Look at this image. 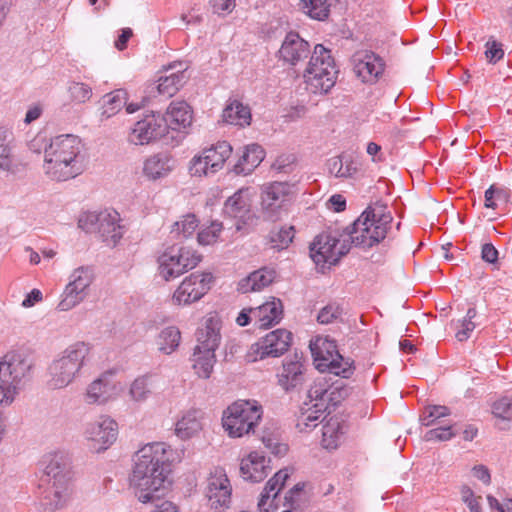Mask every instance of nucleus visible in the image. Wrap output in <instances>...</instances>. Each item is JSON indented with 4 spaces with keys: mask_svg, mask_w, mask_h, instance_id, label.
Returning a JSON list of instances; mask_svg holds the SVG:
<instances>
[{
    "mask_svg": "<svg viewBox=\"0 0 512 512\" xmlns=\"http://www.w3.org/2000/svg\"><path fill=\"white\" fill-rule=\"evenodd\" d=\"M163 117L167 130L184 131L192 124L193 112L185 101H172Z\"/></svg>",
    "mask_w": 512,
    "mask_h": 512,
    "instance_id": "393cba45",
    "label": "nucleus"
},
{
    "mask_svg": "<svg viewBox=\"0 0 512 512\" xmlns=\"http://www.w3.org/2000/svg\"><path fill=\"white\" fill-rule=\"evenodd\" d=\"M167 132V123L163 115L151 112L134 124L128 141L134 145H145L162 138Z\"/></svg>",
    "mask_w": 512,
    "mask_h": 512,
    "instance_id": "a211bd4d",
    "label": "nucleus"
},
{
    "mask_svg": "<svg viewBox=\"0 0 512 512\" xmlns=\"http://www.w3.org/2000/svg\"><path fill=\"white\" fill-rule=\"evenodd\" d=\"M345 423L338 417H330L322 427L321 445L326 450H335L343 442Z\"/></svg>",
    "mask_w": 512,
    "mask_h": 512,
    "instance_id": "473e14b6",
    "label": "nucleus"
},
{
    "mask_svg": "<svg viewBox=\"0 0 512 512\" xmlns=\"http://www.w3.org/2000/svg\"><path fill=\"white\" fill-rule=\"evenodd\" d=\"M88 219L91 223L97 225L98 232L109 245H115L122 237L123 228L119 224L120 216L118 212L106 210L98 214H90Z\"/></svg>",
    "mask_w": 512,
    "mask_h": 512,
    "instance_id": "412c9836",
    "label": "nucleus"
},
{
    "mask_svg": "<svg viewBox=\"0 0 512 512\" xmlns=\"http://www.w3.org/2000/svg\"><path fill=\"white\" fill-rule=\"evenodd\" d=\"M117 434V423L105 415L88 423L84 432L88 447L96 453L107 450L116 441Z\"/></svg>",
    "mask_w": 512,
    "mask_h": 512,
    "instance_id": "dca6fc26",
    "label": "nucleus"
},
{
    "mask_svg": "<svg viewBox=\"0 0 512 512\" xmlns=\"http://www.w3.org/2000/svg\"><path fill=\"white\" fill-rule=\"evenodd\" d=\"M315 367L342 378H350L354 372L353 362L344 359L337 350L336 342L327 337H317L310 343Z\"/></svg>",
    "mask_w": 512,
    "mask_h": 512,
    "instance_id": "0eeeda50",
    "label": "nucleus"
},
{
    "mask_svg": "<svg viewBox=\"0 0 512 512\" xmlns=\"http://www.w3.org/2000/svg\"><path fill=\"white\" fill-rule=\"evenodd\" d=\"M197 227L198 220L196 219L195 215L188 214L183 216L181 220L175 222L171 232L177 236L187 238L194 233Z\"/></svg>",
    "mask_w": 512,
    "mask_h": 512,
    "instance_id": "603ef678",
    "label": "nucleus"
},
{
    "mask_svg": "<svg viewBox=\"0 0 512 512\" xmlns=\"http://www.w3.org/2000/svg\"><path fill=\"white\" fill-rule=\"evenodd\" d=\"M283 315V305L280 299L270 301L253 308L254 326L266 329L280 322Z\"/></svg>",
    "mask_w": 512,
    "mask_h": 512,
    "instance_id": "bb28decb",
    "label": "nucleus"
},
{
    "mask_svg": "<svg viewBox=\"0 0 512 512\" xmlns=\"http://www.w3.org/2000/svg\"><path fill=\"white\" fill-rule=\"evenodd\" d=\"M193 368L195 373L203 379H207L210 377L214 363H215V352L210 351H198L197 348L194 349L193 354Z\"/></svg>",
    "mask_w": 512,
    "mask_h": 512,
    "instance_id": "c03bdc74",
    "label": "nucleus"
},
{
    "mask_svg": "<svg viewBox=\"0 0 512 512\" xmlns=\"http://www.w3.org/2000/svg\"><path fill=\"white\" fill-rule=\"evenodd\" d=\"M211 3L214 12L218 14L231 12L235 7V0H212Z\"/></svg>",
    "mask_w": 512,
    "mask_h": 512,
    "instance_id": "0e129e2a",
    "label": "nucleus"
},
{
    "mask_svg": "<svg viewBox=\"0 0 512 512\" xmlns=\"http://www.w3.org/2000/svg\"><path fill=\"white\" fill-rule=\"evenodd\" d=\"M42 476L57 479H71L74 476L72 460L62 452L44 455L38 464Z\"/></svg>",
    "mask_w": 512,
    "mask_h": 512,
    "instance_id": "aec40b11",
    "label": "nucleus"
},
{
    "mask_svg": "<svg viewBox=\"0 0 512 512\" xmlns=\"http://www.w3.org/2000/svg\"><path fill=\"white\" fill-rule=\"evenodd\" d=\"M133 36V31L131 28H124L121 30V34L118 36L115 41V47L122 51L127 47V42Z\"/></svg>",
    "mask_w": 512,
    "mask_h": 512,
    "instance_id": "338daca9",
    "label": "nucleus"
},
{
    "mask_svg": "<svg viewBox=\"0 0 512 512\" xmlns=\"http://www.w3.org/2000/svg\"><path fill=\"white\" fill-rule=\"evenodd\" d=\"M127 102V93L122 89L115 90L103 98L102 115L110 118L118 113Z\"/></svg>",
    "mask_w": 512,
    "mask_h": 512,
    "instance_id": "a18cd8bd",
    "label": "nucleus"
},
{
    "mask_svg": "<svg viewBox=\"0 0 512 512\" xmlns=\"http://www.w3.org/2000/svg\"><path fill=\"white\" fill-rule=\"evenodd\" d=\"M214 277L210 272H194L186 276L174 291L173 305L188 306L201 300L212 288Z\"/></svg>",
    "mask_w": 512,
    "mask_h": 512,
    "instance_id": "f8f14e48",
    "label": "nucleus"
},
{
    "mask_svg": "<svg viewBox=\"0 0 512 512\" xmlns=\"http://www.w3.org/2000/svg\"><path fill=\"white\" fill-rule=\"evenodd\" d=\"M94 281V272L90 267H79L69 276V282L64 288L57 305L59 311H70L82 303L89 294V288Z\"/></svg>",
    "mask_w": 512,
    "mask_h": 512,
    "instance_id": "9b49d317",
    "label": "nucleus"
},
{
    "mask_svg": "<svg viewBox=\"0 0 512 512\" xmlns=\"http://www.w3.org/2000/svg\"><path fill=\"white\" fill-rule=\"evenodd\" d=\"M392 219L385 204L376 202L369 205L353 223L351 229H345L349 244L364 249L379 244L386 238Z\"/></svg>",
    "mask_w": 512,
    "mask_h": 512,
    "instance_id": "7ed1b4c3",
    "label": "nucleus"
},
{
    "mask_svg": "<svg viewBox=\"0 0 512 512\" xmlns=\"http://www.w3.org/2000/svg\"><path fill=\"white\" fill-rule=\"evenodd\" d=\"M82 143L72 134L58 135L50 139L44 149L43 170L54 181H67L83 171Z\"/></svg>",
    "mask_w": 512,
    "mask_h": 512,
    "instance_id": "f257e3e1",
    "label": "nucleus"
},
{
    "mask_svg": "<svg viewBox=\"0 0 512 512\" xmlns=\"http://www.w3.org/2000/svg\"><path fill=\"white\" fill-rule=\"evenodd\" d=\"M285 482H268L258 500V512H276L279 508L278 497Z\"/></svg>",
    "mask_w": 512,
    "mask_h": 512,
    "instance_id": "4c0bfd02",
    "label": "nucleus"
},
{
    "mask_svg": "<svg viewBox=\"0 0 512 512\" xmlns=\"http://www.w3.org/2000/svg\"><path fill=\"white\" fill-rule=\"evenodd\" d=\"M223 121L237 126H245L250 124L251 113L247 106L241 102L234 100L226 106L223 111Z\"/></svg>",
    "mask_w": 512,
    "mask_h": 512,
    "instance_id": "a19ab883",
    "label": "nucleus"
},
{
    "mask_svg": "<svg viewBox=\"0 0 512 512\" xmlns=\"http://www.w3.org/2000/svg\"><path fill=\"white\" fill-rule=\"evenodd\" d=\"M310 54V45L298 33L289 32L279 50V57L285 63L296 65Z\"/></svg>",
    "mask_w": 512,
    "mask_h": 512,
    "instance_id": "5701e85b",
    "label": "nucleus"
},
{
    "mask_svg": "<svg viewBox=\"0 0 512 512\" xmlns=\"http://www.w3.org/2000/svg\"><path fill=\"white\" fill-rule=\"evenodd\" d=\"M269 463L270 460H267L263 455L258 452H251L241 461L240 471L243 480H264L272 470Z\"/></svg>",
    "mask_w": 512,
    "mask_h": 512,
    "instance_id": "cd10ccee",
    "label": "nucleus"
},
{
    "mask_svg": "<svg viewBox=\"0 0 512 512\" xmlns=\"http://www.w3.org/2000/svg\"><path fill=\"white\" fill-rule=\"evenodd\" d=\"M27 365L16 355H6L0 361V406L13 403L22 388Z\"/></svg>",
    "mask_w": 512,
    "mask_h": 512,
    "instance_id": "9d476101",
    "label": "nucleus"
},
{
    "mask_svg": "<svg viewBox=\"0 0 512 512\" xmlns=\"http://www.w3.org/2000/svg\"><path fill=\"white\" fill-rule=\"evenodd\" d=\"M232 154V147L226 141L217 142L204 149L191 160L190 171L193 175L207 176L221 170Z\"/></svg>",
    "mask_w": 512,
    "mask_h": 512,
    "instance_id": "4468645a",
    "label": "nucleus"
},
{
    "mask_svg": "<svg viewBox=\"0 0 512 512\" xmlns=\"http://www.w3.org/2000/svg\"><path fill=\"white\" fill-rule=\"evenodd\" d=\"M91 347L85 342L68 346L49 366V385L61 389L71 384L89 357Z\"/></svg>",
    "mask_w": 512,
    "mask_h": 512,
    "instance_id": "20e7f679",
    "label": "nucleus"
},
{
    "mask_svg": "<svg viewBox=\"0 0 512 512\" xmlns=\"http://www.w3.org/2000/svg\"><path fill=\"white\" fill-rule=\"evenodd\" d=\"M481 254L482 259L491 264L496 263L498 259V251L491 243H486L482 246Z\"/></svg>",
    "mask_w": 512,
    "mask_h": 512,
    "instance_id": "e2e57ef3",
    "label": "nucleus"
},
{
    "mask_svg": "<svg viewBox=\"0 0 512 512\" xmlns=\"http://www.w3.org/2000/svg\"><path fill=\"white\" fill-rule=\"evenodd\" d=\"M449 414L450 410L448 407L432 405L425 408L421 416V421L424 426H433L436 425L441 418L446 417Z\"/></svg>",
    "mask_w": 512,
    "mask_h": 512,
    "instance_id": "3c124183",
    "label": "nucleus"
},
{
    "mask_svg": "<svg viewBox=\"0 0 512 512\" xmlns=\"http://www.w3.org/2000/svg\"><path fill=\"white\" fill-rule=\"evenodd\" d=\"M317 400L308 398V401L304 403L307 407L297 418L296 427L300 432H308L318 425L320 418L327 410H320L316 406Z\"/></svg>",
    "mask_w": 512,
    "mask_h": 512,
    "instance_id": "e433bc0d",
    "label": "nucleus"
},
{
    "mask_svg": "<svg viewBox=\"0 0 512 512\" xmlns=\"http://www.w3.org/2000/svg\"><path fill=\"white\" fill-rule=\"evenodd\" d=\"M223 229L222 223L212 222L210 226L203 228L198 233V242L201 245H211L217 242Z\"/></svg>",
    "mask_w": 512,
    "mask_h": 512,
    "instance_id": "5fc2aeb1",
    "label": "nucleus"
},
{
    "mask_svg": "<svg viewBox=\"0 0 512 512\" xmlns=\"http://www.w3.org/2000/svg\"><path fill=\"white\" fill-rule=\"evenodd\" d=\"M275 279V271L272 269H259L238 283V290L241 293L261 291L269 286Z\"/></svg>",
    "mask_w": 512,
    "mask_h": 512,
    "instance_id": "f704fd0d",
    "label": "nucleus"
},
{
    "mask_svg": "<svg viewBox=\"0 0 512 512\" xmlns=\"http://www.w3.org/2000/svg\"><path fill=\"white\" fill-rule=\"evenodd\" d=\"M264 156V150L260 145H248L234 166L235 173L244 175L251 173L263 161Z\"/></svg>",
    "mask_w": 512,
    "mask_h": 512,
    "instance_id": "c9c22d12",
    "label": "nucleus"
},
{
    "mask_svg": "<svg viewBox=\"0 0 512 512\" xmlns=\"http://www.w3.org/2000/svg\"><path fill=\"white\" fill-rule=\"evenodd\" d=\"M453 436L454 432L452 431V425H446L429 430L425 434L424 439L426 441H447L451 439Z\"/></svg>",
    "mask_w": 512,
    "mask_h": 512,
    "instance_id": "13d9d810",
    "label": "nucleus"
},
{
    "mask_svg": "<svg viewBox=\"0 0 512 512\" xmlns=\"http://www.w3.org/2000/svg\"><path fill=\"white\" fill-rule=\"evenodd\" d=\"M263 416L262 406L255 400H238L222 414V426L230 438H241L255 432Z\"/></svg>",
    "mask_w": 512,
    "mask_h": 512,
    "instance_id": "39448f33",
    "label": "nucleus"
},
{
    "mask_svg": "<svg viewBox=\"0 0 512 512\" xmlns=\"http://www.w3.org/2000/svg\"><path fill=\"white\" fill-rule=\"evenodd\" d=\"M461 495L462 500L467 504L471 512H480V496H475L473 491L467 486L462 488Z\"/></svg>",
    "mask_w": 512,
    "mask_h": 512,
    "instance_id": "052dcab7",
    "label": "nucleus"
},
{
    "mask_svg": "<svg viewBox=\"0 0 512 512\" xmlns=\"http://www.w3.org/2000/svg\"><path fill=\"white\" fill-rule=\"evenodd\" d=\"M180 340V330L176 326H168L160 331L156 339V344L159 351L169 355L177 349Z\"/></svg>",
    "mask_w": 512,
    "mask_h": 512,
    "instance_id": "79ce46f5",
    "label": "nucleus"
},
{
    "mask_svg": "<svg viewBox=\"0 0 512 512\" xmlns=\"http://www.w3.org/2000/svg\"><path fill=\"white\" fill-rule=\"evenodd\" d=\"M293 186L287 182H273L263 186L261 211L265 219L276 221L280 212L292 200Z\"/></svg>",
    "mask_w": 512,
    "mask_h": 512,
    "instance_id": "2eb2a0df",
    "label": "nucleus"
},
{
    "mask_svg": "<svg viewBox=\"0 0 512 512\" xmlns=\"http://www.w3.org/2000/svg\"><path fill=\"white\" fill-rule=\"evenodd\" d=\"M171 482H130L129 489L142 503L155 502L164 498Z\"/></svg>",
    "mask_w": 512,
    "mask_h": 512,
    "instance_id": "c756f323",
    "label": "nucleus"
},
{
    "mask_svg": "<svg viewBox=\"0 0 512 512\" xmlns=\"http://www.w3.org/2000/svg\"><path fill=\"white\" fill-rule=\"evenodd\" d=\"M184 79L185 75L183 71L160 77L156 86L157 91L160 95L172 97L183 84Z\"/></svg>",
    "mask_w": 512,
    "mask_h": 512,
    "instance_id": "de8ad7c7",
    "label": "nucleus"
},
{
    "mask_svg": "<svg viewBox=\"0 0 512 512\" xmlns=\"http://www.w3.org/2000/svg\"><path fill=\"white\" fill-rule=\"evenodd\" d=\"M349 394L350 389L343 382L330 384L326 377H320L310 386L307 398L317 400L316 406L320 410H328L330 406L341 403Z\"/></svg>",
    "mask_w": 512,
    "mask_h": 512,
    "instance_id": "f3484780",
    "label": "nucleus"
},
{
    "mask_svg": "<svg viewBox=\"0 0 512 512\" xmlns=\"http://www.w3.org/2000/svg\"><path fill=\"white\" fill-rule=\"evenodd\" d=\"M70 100L73 103L81 104L90 100L92 89L89 85L81 82H73L68 87Z\"/></svg>",
    "mask_w": 512,
    "mask_h": 512,
    "instance_id": "864d4df0",
    "label": "nucleus"
},
{
    "mask_svg": "<svg viewBox=\"0 0 512 512\" xmlns=\"http://www.w3.org/2000/svg\"><path fill=\"white\" fill-rule=\"evenodd\" d=\"M175 161L167 154H155L147 158L143 165V174L150 180L168 176L174 169Z\"/></svg>",
    "mask_w": 512,
    "mask_h": 512,
    "instance_id": "7c9ffc66",
    "label": "nucleus"
},
{
    "mask_svg": "<svg viewBox=\"0 0 512 512\" xmlns=\"http://www.w3.org/2000/svg\"><path fill=\"white\" fill-rule=\"evenodd\" d=\"M294 237V226L284 225L269 232L268 243L272 249L281 251L289 247Z\"/></svg>",
    "mask_w": 512,
    "mask_h": 512,
    "instance_id": "37998d69",
    "label": "nucleus"
},
{
    "mask_svg": "<svg viewBox=\"0 0 512 512\" xmlns=\"http://www.w3.org/2000/svg\"><path fill=\"white\" fill-rule=\"evenodd\" d=\"M351 246L345 230L329 229L315 237L310 246L313 261L323 267L335 265L342 256L346 255Z\"/></svg>",
    "mask_w": 512,
    "mask_h": 512,
    "instance_id": "6e6552de",
    "label": "nucleus"
},
{
    "mask_svg": "<svg viewBox=\"0 0 512 512\" xmlns=\"http://www.w3.org/2000/svg\"><path fill=\"white\" fill-rule=\"evenodd\" d=\"M328 203L330 207L336 212H341L346 208V200L340 194L332 195L328 200Z\"/></svg>",
    "mask_w": 512,
    "mask_h": 512,
    "instance_id": "774afa93",
    "label": "nucleus"
},
{
    "mask_svg": "<svg viewBox=\"0 0 512 512\" xmlns=\"http://www.w3.org/2000/svg\"><path fill=\"white\" fill-rule=\"evenodd\" d=\"M154 390V377L143 375L137 377L129 387V397L133 402L143 403L148 400Z\"/></svg>",
    "mask_w": 512,
    "mask_h": 512,
    "instance_id": "ea45409f",
    "label": "nucleus"
},
{
    "mask_svg": "<svg viewBox=\"0 0 512 512\" xmlns=\"http://www.w3.org/2000/svg\"><path fill=\"white\" fill-rule=\"evenodd\" d=\"M300 9L312 19L324 20L330 11L329 0H300Z\"/></svg>",
    "mask_w": 512,
    "mask_h": 512,
    "instance_id": "49530a36",
    "label": "nucleus"
},
{
    "mask_svg": "<svg viewBox=\"0 0 512 512\" xmlns=\"http://www.w3.org/2000/svg\"><path fill=\"white\" fill-rule=\"evenodd\" d=\"M486 48L487 49L485 51V55L489 62L495 63L499 61L504 55L501 45L494 40L488 41Z\"/></svg>",
    "mask_w": 512,
    "mask_h": 512,
    "instance_id": "680f3d73",
    "label": "nucleus"
},
{
    "mask_svg": "<svg viewBox=\"0 0 512 512\" xmlns=\"http://www.w3.org/2000/svg\"><path fill=\"white\" fill-rule=\"evenodd\" d=\"M198 351L215 352L220 343V322L216 317H209L196 333Z\"/></svg>",
    "mask_w": 512,
    "mask_h": 512,
    "instance_id": "c85d7f7f",
    "label": "nucleus"
},
{
    "mask_svg": "<svg viewBox=\"0 0 512 512\" xmlns=\"http://www.w3.org/2000/svg\"><path fill=\"white\" fill-rule=\"evenodd\" d=\"M292 340L291 332L286 329H276L252 344L246 354L248 362H256L266 357H279L284 354Z\"/></svg>",
    "mask_w": 512,
    "mask_h": 512,
    "instance_id": "ddd939ff",
    "label": "nucleus"
},
{
    "mask_svg": "<svg viewBox=\"0 0 512 512\" xmlns=\"http://www.w3.org/2000/svg\"><path fill=\"white\" fill-rule=\"evenodd\" d=\"M353 70L364 83H375L384 72V62L372 51H357L352 57Z\"/></svg>",
    "mask_w": 512,
    "mask_h": 512,
    "instance_id": "6ab92c4d",
    "label": "nucleus"
},
{
    "mask_svg": "<svg viewBox=\"0 0 512 512\" xmlns=\"http://www.w3.org/2000/svg\"><path fill=\"white\" fill-rule=\"evenodd\" d=\"M492 413L503 420L512 419V402L510 399L503 397L492 405Z\"/></svg>",
    "mask_w": 512,
    "mask_h": 512,
    "instance_id": "4d7b16f0",
    "label": "nucleus"
},
{
    "mask_svg": "<svg viewBox=\"0 0 512 512\" xmlns=\"http://www.w3.org/2000/svg\"><path fill=\"white\" fill-rule=\"evenodd\" d=\"M477 316V311L474 307L468 309L466 316L455 323V338L459 342L466 341L470 338L471 333L476 328V323L473 319Z\"/></svg>",
    "mask_w": 512,
    "mask_h": 512,
    "instance_id": "09e8293b",
    "label": "nucleus"
},
{
    "mask_svg": "<svg viewBox=\"0 0 512 512\" xmlns=\"http://www.w3.org/2000/svg\"><path fill=\"white\" fill-rule=\"evenodd\" d=\"M202 414L198 410L185 412L175 423V434L181 440H188L202 430Z\"/></svg>",
    "mask_w": 512,
    "mask_h": 512,
    "instance_id": "72a5a7b5",
    "label": "nucleus"
},
{
    "mask_svg": "<svg viewBox=\"0 0 512 512\" xmlns=\"http://www.w3.org/2000/svg\"><path fill=\"white\" fill-rule=\"evenodd\" d=\"M250 202L248 189H240L226 200L224 213L238 219L243 224H248L254 218L250 212Z\"/></svg>",
    "mask_w": 512,
    "mask_h": 512,
    "instance_id": "a878e982",
    "label": "nucleus"
},
{
    "mask_svg": "<svg viewBox=\"0 0 512 512\" xmlns=\"http://www.w3.org/2000/svg\"><path fill=\"white\" fill-rule=\"evenodd\" d=\"M278 384L290 391L302 385L304 381V365L299 360L285 361L282 370L277 375Z\"/></svg>",
    "mask_w": 512,
    "mask_h": 512,
    "instance_id": "2f4dec72",
    "label": "nucleus"
},
{
    "mask_svg": "<svg viewBox=\"0 0 512 512\" xmlns=\"http://www.w3.org/2000/svg\"><path fill=\"white\" fill-rule=\"evenodd\" d=\"M342 166H344V157H333L328 161L329 172L334 174L336 177H342Z\"/></svg>",
    "mask_w": 512,
    "mask_h": 512,
    "instance_id": "69168bd1",
    "label": "nucleus"
},
{
    "mask_svg": "<svg viewBox=\"0 0 512 512\" xmlns=\"http://www.w3.org/2000/svg\"><path fill=\"white\" fill-rule=\"evenodd\" d=\"M342 313V310L339 305L332 303L323 307L318 316L317 320L321 324H330L337 320Z\"/></svg>",
    "mask_w": 512,
    "mask_h": 512,
    "instance_id": "6e6d98bb",
    "label": "nucleus"
},
{
    "mask_svg": "<svg viewBox=\"0 0 512 512\" xmlns=\"http://www.w3.org/2000/svg\"><path fill=\"white\" fill-rule=\"evenodd\" d=\"M111 383L107 376H102L88 385L84 399L88 404H103L109 401Z\"/></svg>",
    "mask_w": 512,
    "mask_h": 512,
    "instance_id": "58836bf2",
    "label": "nucleus"
},
{
    "mask_svg": "<svg viewBox=\"0 0 512 512\" xmlns=\"http://www.w3.org/2000/svg\"><path fill=\"white\" fill-rule=\"evenodd\" d=\"M207 504L214 512H224L232 503V486L230 482H209L205 488Z\"/></svg>",
    "mask_w": 512,
    "mask_h": 512,
    "instance_id": "b1692460",
    "label": "nucleus"
},
{
    "mask_svg": "<svg viewBox=\"0 0 512 512\" xmlns=\"http://www.w3.org/2000/svg\"><path fill=\"white\" fill-rule=\"evenodd\" d=\"M262 442L268 448L271 453L275 455H283L287 452L288 447L286 444H283L279 441L278 437L275 435H262Z\"/></svg>",
    "mask_w": 512,
    "mask_h": 512,
    "instance_id": "bf43d9fd",
    "label": "nucleus"
},
{
    "mask_svg": "<svg viewBox=\"0 0 512 512\" xmlns=\"http://www.w3.org/2000/svg\"><path fill=\"white\" fill-rule=\"evenodd\" d=\"M11 134L0 128V169L9 170L12 165Z\"/></svg>",
    "mask_w": 512,
    "mask_h": 512,
    "instance_id": "8fccbe9b",
    "label": "nucleus"
},
{
    "mask_svg": "<svg viewBox=\"0 0 512 512\" xmlns=\"http://www.w3.org/2000/svg\"><path fill=\"white\" fill-rule=\"evenodd\" d=\"M182 454L164 442L144 445L133 458V480H167Z\"/></svg>",
    "mask_w": 512,
    "mask_h": 512,
    "instance_id": "f03ea898",
    "label": "nucleus"
},
{
    "mask_svg": "<svg viewBox=\"0 0 512 512\" xmlns=\"http://www.w3.org/2000/svg\"><path fill=\"white\" fill-rule=\"evenodd\" d=\"M201 261V255L189 247L171 246L158 257V272L170 281L194 269Z\"/></svg>",
    "mask_w": 512,
    "mask_h": 512,
    "instance_id": "1a4fd4ad",
    "label": "nucleus"
},
{
    "mask_svg": "<svg viewBox=\"0 0 512 512\" xmlns=\"http://www.w3.org/2000/svg\"><path fill=\"white\" fill-rule=\"evenodd\" d=\"M307 89L314 94H325L335 85L337 70L330 50L318 44L303 75Z\"/></svg>",
    "mask_w": 512,
    "mask_h": 512,
    "instance_id": "423d86ee",
    "label": "nucleus"
},
{
    "mask_svg": "<svg viewBox=\"0 0 512 512\" xmlns=\"http://www.w3.org/2000/svg\"><path fill=\"white\" fill-rule=\"evenodd\" d=\"M67 482H42L38 485L40 506L44 512H53L63 506L67 496Z\"/></svg>",
    "mask_w": 512,
    "mask_h": 512,
    "instance_id": "4be33fe9",
    "label": "nucleus"
}]
</instances>
